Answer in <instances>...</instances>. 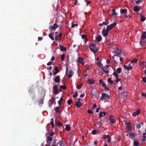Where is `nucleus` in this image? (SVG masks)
Returning <instances> with one entry per match:
<instances>
[{
	"mask_svg": "<svg viewBox=\"0 0 146 146\" xmlns=\"http://www.w3.org/2000/svg\"><path fill=\"white\" fill-rule=\"evenodd\" d=\"M116 25V22H114L112 24L108 25L106 28V30L107 31H109L111 29L114 27H115Z\"/></svg>",
	"mask_w": 146,
	"mask_h": 146,
	"instance_id": "nucleus-3",
	"label": "nucleus"
},
{
	"mask_svg": "<svg viewBox=\"0 0 146 146\" xmlns=\"http://www.w3.org/2000/svg\"><path fill=\"white\" fill-rule=\"evenodd\" d=\"M98 131L99 132V131H97L96 130H95V129H94L93 130L92 132H91V133L92 134H93V135H95V134H96V132H98Z\"/></svg>",
	"mask_w": 146,
	"mask_h": 146,
	"instance_id": "nucleus-36",
	"label": "nucleus"
},
{
	"mask_svg": "<svg viewBox=\"0 0 146 146\" xmlns=\"http://www.w3.org/2000/svg\"><path fill=\"white\" fill-rule=\"evenodd\" d=\"M54 134V133L53 131H52L49 134V135L50 136H52Z\"/></svg>",
	"mask_w": 146,
	"mask_h": 146,
	"instance_id": "nucleus-63",
	"label": "nucleus"
},
{
	"mask_svg": "<svg viewBox=\"0 0 146 146\" xmlns=\"http://www.w3.org/2000/svg\"><path fill=\"white\" fill-rule=\"evenodd\" d=\"M50 124L51 125L52 127V128H53L54 127V119L53 118L51 119Z\"/></svg>",
	"mask_w": 146,
	"mask_h": 146,
	"instance_id": "nucleus-23",
	"label": "nucleus"
},
{
	"mask_svg": "<svg viewBox=\"0 0 146 146\" xmlns=\"http://www.w3.org/2000/svg\"><path fill=\"white\" fill-rule=\"evenodd\" d=\"M108 32L107 31V30L105 29V27H104L102 31V36H108Z\"/></svg>",
	"mask_w": 146,
	"mask_h": 146,
	"instance_id": "nucleus-4",
	"label": "nucleus"
},
{
	"mask_svg": "<svg viewBox=\"0 0 146 146\" xmlns=\"http://www.w3.org/2000/svg\"><path fill=\"white\" fill-rule=\"evenodd\" d=\"M125 124L127 125H130V123L129 122H127V121L125 122Z\"/></svg>",
	"mask_w": 146,
	"mask_h": 146,
	"instance_id": "nucleus-62",
	"label": "nucleus"
},
{
	"mask_svg": "<svg viewBox=\"0 0 146 146\" xmlns=\"http://www.w3.org/2000/svg\"><path fill=\"white\" fill-rule=\"evenodd\" d=\"M146 38V32L143 33L141 36L140 40H144Z\"/></svg>",
	"mask_w": 146,
	"mask_h": 146,
	"instance_id": "nucleus-12",
	"label": "nucleus"
},
{
	"mask_svg": "<svg viewBox=\"0 0 146 146\" xmlns=\"http://www.w3.org/2000/svg\"><path fill=\"white\" fill-rule=\"evenodd\" d=\"M55 28L56 29L58 27V26L56 23H54L53 25Z\"/></svg>",
	"mask_w": 146,
	"mask_h": 146,
	"instance_id": "nucleus-53",
	"label": "nucleus"
},
{
	"mask_svg": "<svg viewBox=\"0 0 146 146\" xmlns=\"http://www.w3.org/2000/svg\"><path fill=\"white\" fill-rule=\"evenodd\" d=\"M72 101V99H70L68 100L67 101V104L68 105H70Z\"/></svg>",
	"mask_w": 146,
	"mask_h": 146,
	"instance_id": "nucleus-39",
	"label": "nucleus"
},
{
	"mask_svg": "<svg viewBox=\"0 0 146 146\" xmlns=\"http://www.w3.org/2000/svg\"><path fill=\"white\" fill-rule=\"evenodd\" d=\"M105 68V67L104 68H102V70L103 71L106 73L107 74L109 73V71H108V69H106Z\"/></svg>",
	"mask_w": 146,
	"mask_h": 146,
	"instance_id": "nucleus-30",
	"label": "nucleus"
},
{
	"mask_svg": "<svg viewBox=\"0 0 146 146\" xmlns=\"http://www.w3.org/2000/svg\"><path fill=\"white\" fill-rule=\"evenodd\" d=\"M97 90L96 88L92 89L91 92V93L92 95L94 96H96L97 95Z\"/></svg>",
	"mask_w": 146,
	"mask_h": 146,
	"instance_id": "nucleus-5",
	"label": "nucleus"
},
{
	"mask_svg": "<svg viewBox=\"0 0 146 146\" xmlns=\"http://www.w3.org/2000/svg\"><path fill=\"white\" fill-rule=\"evenodd\" d=\"M105 93H102V97H100V99L101 100H104V99H105V97H104V96L105 95Z\"/></svg>",
	"mask_w": 146,
	"mask_h": 146,
	"instance_id": "nucleus-26",
	"label": "nucleus"
},
{
	"mask_svg": "<svg viewBox=\"0 0 146 146\" xmlns=\"http://www.w3.org/2000/svg\"><path fill=\"white\" fill-rule=\"evenodd\" d=\"M141 110L139 109H137L135 112H134L133 113V115L135 116L136 115H138L140 112Z\"/></svg>",
	"mask_w": 146,
	"mask_h": 146,
	"instance_id": "nucleus-10",
	"label": "nucleus"
},
{
	"mask_svg": "<svg viewBox=\"0 0 146 146\" xmlns=\"http://www.w3.org/2000/svg\"><path fill=\"white\" fill-rule=\"evenodd\" d=\"M60 89H65L66 88V86L64 85L61 86L60 87Z\"/></svg>",
	"mask_w": 146,
	"mask_h": 146,
	"instance_id": "nucleus-52",
	"label": "nucleus"
},
{
	"mask_svg": "<svg viewBox=\"0 0 146 146\" xmlns=\"http://www.w3.org/2000/svg\"><path fill=\"white\" fill-rule=\"evenodd\" d=\"M60 107H56L55 109V110L57 113H60V111L59 110Z\"/></svg>",
	"mask_w": 146,
	"mask_h": 146,
	"instance_id": "nucleus-24",
	"label": "nucleus"
},
{
	"mask_svg": "<svg viewBox=\"0 0 146 146\" xmlns=\"http://www.w3.org/2000/svg\"><path fill=\"white\" fill-rule=\"evenodd\" d=\"M141 20L142 21H145V20L146 19V18L145 17H144L143 16H141Z\"/></svg>",
	"mask_w": 146,
	"mask_h": 146,
	"instance_id": "nucleus-47",
	"label": "nucleus"
},
{
	"mask_svg": "<svg viewBox=\"0 0 146 146\" xmlns=\"http://www.w3.org/2000/svg\"><path fill=\"white\" fill-rule=\"evenodd\" d=\"M116 54L114 55V56H120L123 54V52L119 50H117L115 51Z\"/></svg>",
	"mask_w": 146,
	"mask_h": 146,
	"instance_id": "nucleus-7",
	"label": "nucleus"
},
{
	"mask_svg": "<svg viewBox=\"0 0 146 146\" xmlns=\"http://www.w3.org/2000/svg\"><path fill=\"white\" fill-rule=\"evenodd\" d=\"M123 66L125 69H127L128 70H131L132 69V67L131 65V63H129V65L128 66L124 65Z\"/></svg>",
	"mask_w": 146,
	"mask_h": 146,
	"instance_id": "nucleus-6",
	"label": "nucleus"
},
{
	"mask_svg": "<svg viewBox=\"0 0 146 146\" xmlns=\"http://www.w3.org/2000/svg\"><path fill=\"white\" fill-rule=\"evenodd\" d=\"M49 30H55L56 29L54 27V26H53H53H52V25H51L50 26V27H49Z\"/></svg>",
	"mask_w": 146,
	"mask_h": 146,
	"instance_id": "nucleus-40",
	"label": "nucleus"
},
{
	"mask_svg": "<svg viewBox=\"0 0 146 146\" xmlns=\"http://www.w3.org/2000/svg\"><path fill=\"white\" fill-rule=\"evenodd\" d=\"M116 72L118 74L120 73L121 72V68L120 67L118 68L116 70Z\"/></svg>",
	"mask_w": 146,
	"mask_h": 146,
	"instance_id": "nucleus-28",
	"label": "nucleus"
},
{
	"mask_svg": "<svg viewBox=\"0 0 146 146\" xmlns=\"http://www.w3.org/2000/svg\"><path fill=\"white\" fill-rule=\"evenodd\" d=\"M113 75L116 78H117L118 77V74H116V72H114L113 73Z\"/></svg>",
	"mask_w": 146,
	"mask_h": 146,
	"instance_id": "nucleus-45",
	"label": "nucleus"
},
{
	"mask_svg": "<svg viewBox=\"0 0 146 146\" xmlns=\"http://www.w3.org/2000/svg\"><path fill=\"white\" fill-rule=\"evenodd\" d=\"M87 38V36L84 35H82V38L83 39H85Z\"/></svg>",
	"mask_w": 146,
	"mask_h": 146,
	"instance_id": "nucleus-55",
	"label": "nucleus"
},
{
	"mask_svg": "<svg viewBox=\"0 0 146 146\" xmlns=\"http://www.w3.org/2000/svg\"><path fill=\"white\" fill-rule=\"evenodd\" d=\"M49 37L52 40H54V37L52 36V34L50 33L49 35Z\"/></svg>",
	"mask_w": 146,
	"mask_h": 146,
	"instance_id": "nucleus-41",
	"label": "nucleus"
},
{
	"mask_svg": "<svg viewBox=\"0 0 146 146\" xmlns=\"http://www.w3.org/2000/svg\"><path fill=\"white\" fill-rule=\"evenodd\" d=\"M129 136L130 137L131 139H134L135 136V134L134 133L130 132L129 133Z\"/></svg>",
	"mask_w": 146,
	"mask_h": 146,
	"instance_id": "nucleus-14",
	"label": "nucleus"
},
{
	"mask_svg": "<svg viewBox=\"0 0 146 146\" xmlns=\"http://www.w3.org/2000/svg\"><path fill=\"white\" fill-rule=\"evenodd\" d=\"M78 62L81 63L82 65H83L85 64V62H83V60L81 57H79L78 58Z\"/></svg>",
	"mask_w": 146,
	"mask_h": 146,
	"instance_id": "nucleus-8",
	"label": "nucleus"
},
{
	"mask_svg": "<svg viewBox=\"0 0 146 146\" xmlns=\"http://www.w3.org/2000/svg\"><path fill=\"white\" fill-rule=\"evenodd\" d=\"M71 24L72 25L71 26V27L72 28H74L75 26L77 27L78 25V23L74 24V23L73 22H72Z\"/></svg>",
	"mask_w": 146,
	"mask_h": 146,
	"instance_id": "nucleus-31",
	"label": "nucleus"
},
{
	"mask_svg": "<svg viewBox=\"0 0 146 146\" xmlns=\"http://www.w3.org/2000/svg\"><path fill=\"white\" fill-rule=\"evenodd\" d=\"M109 120L110 121L111 124H113L115 123L116 121V119L113 116L110 115L109 117Z\"/></svg>",
	"mask_w": 146,
	"mask_h": 146,
	"instance_id": "nucleus-2",
	"label": "nucleus"
},
{
	"mask_svg": "<svg viewBox=\"0 0 146 146\" xmlns=\"http://www.w3.org/2000/svg\"><path fill=\"white\" fill-rule=\"evenodd\" d=\"M97 124L99 125V128H101L103 125V123H102L100 121L98 122Z\"/></svg>",
	"mask_w": 146,
	"mask_h": 146,
	"instance_id": "nucleus-35",
	"label": "nucleus"
},
{
	"mask_svg": "<svg viewBox=\"0 0 146 146\" xmlns=\"http://www.w3.org/2000/svg\"><path fill=\"white\" fill-rule=\"evenodd\" d=\"M108 83H110L111 84H113V81L111 80V78H109L108 79Z\"/></svg>",
	"mask_w": 146,
	"mask_h": 146,
	"instance_id": "nucleus-38",
	"label": "nucleus"
},
{
	"mask_svg": "<svg viewBox=\"0 0 146 146\" xmlns=\"http://www.w3.org/2000/svg\"><path fill=\"white\" fill-rule=\"evenodd\" d=\"M65 57V55L64 54H63L61 57V60L62 61H63L64 60V58Z\"/></svg>",
	"mask_w": 146,
	"mask_h": 146,
	"instance_id": "nucleus-46",
	"label": "nucleus"
},
{
	"mask_svg": "<svg viewBox=\"0 0 146 146\" xmlns=\"http://www.w3.org/2000/svg\"><path fill=\"white\" fill-rule=\"evenodd\" d=\"M105 93H102V97H100V99L101 100H104V99H105V97H104V96L105 95Z\"/></svg>",
	"mask_w": 146,
	"mask_h": 146,
	"instance_id": "nucleus-25",
	"label": "nucleus"
},
{
	"mask_svg": "<svg viewBox=\"0 0 146 146\" xmlns=\"http://www.w3.org/2000/svg\"><path fill=\"white\" fill-rule=\"evenodd\" d=\"M120 12L121 14H126L127 13V10L126 9H121L120 10Z\"/></svg>",
	"mask_w": 146,
	"mask_h": 146,
	"instance_id": "nucleus-13",
	"label": "nucleus"
},
{
	"mask_svg": "<svg viewBox=\"0 0 146 146\" xmlns=\"http://www.w3.org/2000/svg\"><path fill=\"white\" fill-rule=\"evenodd\" d=\"M102 86L104 87V88L106 90H109V88L106 86V85L105 83H103Z\"/></svg>",
	"mask_w": 146,
	"mask_h": 146,
	"instance_id": "nucleus-32",
	"label": "nucleus"
},
{
	"mask_svg": "<svg viewBox=\"0 0 146 146\" xmlns=\"http://www.w3.org/2000/svg\"><path fill=\"white\" fill-rule=\"evenodd\" d=\"M87 111L88 113H89L91 114H92L93 113V111L91 110H88Z\"/></svg>",
	"mask_w": 146,
	"mask_h": 146,
	"instance_id": "nucleus-54",
	"label": "nucleus"
},
{
	"mask_svg": "<svg viewBox=\"0 0 146 146\" xmlns=\"http://www.w3.org/2000/svg\"><path fill=\"white\" fill-rule=\"evenodd\" d=\"M56 124L59 127L62 126V124L59 121H56Z\"/></svg>",
	"mask_w": 146,
	"mask_h": 146,
	"instance_id": "nucleus-37",
	"label": "nucleus"
},
{
	"mask_svg": "<svg viewBox=\"0 0 146 146\" xmlns=\"http://www.w3.org/2000/svg\"><path fill=\"white\" fill-rule=\"evenodd\" d=\"M60 50L61 51H66L67 50V48L66 47H64L62 45H60Z\"/></svg>",
	"mask_w": 146,
	"mask_h": 146,
	"instance_id": "nucleus-11",
	"label": "nucleus"
},
{
	"mask_svg": "<svg viewBox=\"0 0 146 146\" xmlns=\"http://www.w3.org/2000/svg\"><path fill=\"white\" fill-rule=\"evenodd\" d=\"M65 129L67 131H69L70 129V127L69 125H66Z\"/></svg>",
	"mask_w": 146,
	"mask_h": 146,
	"instance_id": "nucleus-29",
	"label": "nucleus"
},
{
	"mask_svg": "<svg viewBox=\"0 0 146 146\" xmlns=\"http://www.w3.org/2000/svg\"><path fill=\"white\" fill-rule=\"evenodd\" d=\"M140 10L139 8L137 6H135L134 7L133 10L135 12H139Z\"/></svg>",
	"mask_w": 146,
	"mask_h": 146,
	"instance_id": "nucleus-17",
	"label": "nucleus"
},
{
	"mask_svg": "<svg viewBox=\"0 0 146 146\" xmlns=\"http://www.w3.org/2000/svg\"><path fill=\"white\" fill-rule=\"evenodd\" d=\"M116 62L115 60H113L111 61V63L113 65H115L116 64Z\"/></svg>",
	"mask_w": 146,
	"mask_h": 146,
	"instance_id": "nucleus-48",
	"label": "nucleus"
},
{
	"mask_svg": "<svg viewBox=\"0 0 146 146\" xmlns=\"http://www.w3.org/2000/svg\"><path fill=\"white\" fill-rule=\"evenodd\" d=\"M139 143L136 140H134L133 144L135 146H138L139 145Z\"/></svg>",
	"mask_w": 146,
	"mask_h": 146,
	"instance_id": "nucleus-21",
	"label": "nucleus"
},
{
	"mask_svg": "<svg viewBox=\"0 0 146 146\" xmlns=\"http://www.w3.org/2000/svg\"><path fill=\"white\" fill-rule=\"evenodd\" d=\"M137 62V59L136 58H134L131 61L132 63H136Z\"/></svg>",
	"mask_w": 146,
	"mask_h": 146,
	"instance_id": "nucleus-49",
	"label": "nucleus"
},
{
	"mask_svg": "<svg viewBox=\"0 0 146 146\" xmlns=\"http://www.w3.org/2000/svg\"><path fill=\"white\" fill-rule=\"evenodd\" d=\"M140 44L142 46H145L146 45V42L144 40H140Z\"/></svg>",
	"mask_w": 146,
	"mask_h": 146,
	"instance_id": "nucleus-18",
	"label": "nucleus"
},
{
	"mask_svg": "<svg viewBox=\"0 0 146 146\" xmlns=\"http://www.w3.org/2000/svg\"><path fill=\"white\" fill-rule=\"evenodd\" d=\"M143 80L144 82L146 83V78L145 77H143Z\"/></svg>",
	"mask_w": 146,
	"mask_h": 146,
	"instance_id": "nucleus-64",
	"label": "nucleus"
},
{
	"mask_svg": "<svg viewBox=\"0 0 146 146\" xmlns=\"http://www.w3.org/2000/svg\"><path fill=\"white\" fill-rule=\"evenodd\" d=\"M88 81L89 84H93L95 82L94 80L92 79H89Z\"/></svg>",
	"mask_w": 146,
	"mask_h": 146,
	"instance_id": "nucleus-22",
	"label": "nucleus"
},
{
	"mask_svg": "<svg viewBox=\"0 0 146 146\" xmlns=\"http://www.w3.org/2000/svg\"><path fill=\"white\" fill-rule=\"evenodd\" d=\"M52 104V101L50 100L49 106L50 107H51Z\"/></svg>",
	"mask_w": 146,
	"mask_h": 146,
	"instance_id": "nucleus-60",
	"label": "nucleus"
},
{
	"mask_svg": "<svg viewBox=\"0 0 146 146\" xmlns=\"http://www.w3.org/2000/svg\"><path fill=\"white\" fill-rule=\"evenodd\" d=\"M112 11L113 12L111 14L112 15H117V13L115 12V9H113L112 10Z\"/></svg>",
	"mask_w": 146,
	"mask_h": 146,
	"instance_id": "nucleus-43",
	"label": "nucleus"
},
{
	"mask_svg": "<svg viewBox=\"0 0 146 146\" xmlns=\"http://www.w3.org/2000/svg\"><path fill=\"white\" fill-rule=\"evenodd\" d=\"M75 104V105L77 108H79L80 106H82L81 104H79L78 102H76Z\"/></svg>",
	"mask_w": 146,
	"mask_h": 146,
	"instance_id": "nucleus-34",
	"label": "nucleus"
},
{
	"mask_svg": "<svg viewBox=\"0 0 146 146\" xmlns=\"http://www.w3.org/2000/svg\"><path fill=\"white\" fill-rule=\"evenodd\" d=\"M99 84L100 85H101V84H103V83H104L103 82V80L101 79L100 80H99Z\"/></svg>",
	"mask_w": 146,
	"mask_h": 146,
	"instance_id": "nucleus-57",
	"label": "nucleus"
},
{
	"mask_svg": "<svg viewBox=\"0 0 146 146\" xmlns=\"http://www.w3.org/2000/svg\"><path fill=\"white\" fill-rule=\"evenodd\" d=\"M126 127L128 131H130L131 128V127L130 125H127L126 126Z\"/></svg>",
	"mask_w": 146,
	"mask_h": 146,
	"instance_id": "nucleus-61",
	"label": "nucleus"
},
{
	"mask_svg": "<svg viewBox=\"0 0 146 146\" xmlns=\"http://www.w3.org/2000/svg\"><path fill=\"white\" fill-rule=\"evenodd\" d=\"M89 47L90 50L93 52L96 53L98 52V49L96 44L93 43L90 44Z\"/></svg>",
	"mask_w": 146,
	"mask_h": 146,
	"instance_id": "nucleus-1",
	"label": "nucleus"
},
{
	"mask_svg": "<svg viewBox=\"0 0 146 146\" xmlns=\"http://www.w3.org/2000/svg\"><path fill=\"white\" fill-rule=\"evenodd\" d=\"M113 75L116 78H117L118 77V74H116V72H114L113 73Z\"/></svg>",
	"mask_w": 146,
	"mask_h": 146,
	"instance_id": "nucleus-44",
	"label": "nucleus"
},
{
	"mask_svg": "<svg viewBox=\"0 0 146 146\" xmlns=\"http://www.w3.org/2000/svg\"><path fill=\"white\" fill-rule=\"evenodd\" d=\"M53 89L54 92V94H56L59 93V91L58 88H53Z\"/></svg>",
	"mask_w": 146,
	"mask_h": 146,
	"instance_id": "nucleus-33",
	"label": "nucleus"
},
{
	"mask_svg": "<svg viewBox=\"0 0 146 146\" xmlns=\"http://www.w3.org/2000/svg\"><path fill=\"white\" fill-rule=\"evenodd\" d=\"M73 74V71L72 70H70L69 71V74L68 75V77L69 78H71Z\"/></svg>",
	"mask_w": 146,
	"mask_h": 146,
	"instance_id": "nucleus-20",
	"label": "nucleus"
},
{
	"mask_svg": "<svg viewBox=\"0 0 146 146\" xmlns=\"http://www.w3.org/2000/svg\"><path fill=\"white\" fill-rule=\"evenodd\" d=\"M60 76H58L56 77L54 80V81L56 83H59L60 82Z\"/></svg>",
	"mask_w": 146,
	"mask_h": 146,
	"instance_id": "nucleus-9",
	"label": "nucleus"
},
{
	"mask_svg": "<svg viewBox=\"0 0 146 146\" xmlns=\"http://www.w3.org/2000/svg\"><path fill=\"white\" fill-rule=\"evenodd\" d=\"M82 86V84H81L78 85H77V88L80 89L81 88Z\"/></svg>",
	"mask_w": 146,
	"mask_h": 146,
	"instance_id": "nucleus-58",
	"label": "nucleus"
},
{
	"mask_svg": "<svg viewBox=\"0 0 146 146\" xmlns=\"http://www.w3.org/2000/svg\"><path fill=\"white\" fill-rule=\"evenodd\" d=\"M142 0H138V1H135L136 3L137 4H139V3L142 1Z\"/></svg>",
	"mask_w": 146,
	"mask_h": 146,
	"instance_id": "nucleus-59",
	"label": "nucleus"
},
{
	"mask_svg": "<svg viewBox=\"0 0 146 146\" xmlns=\"http://www.w3.org/2000/svg\"><path fill=\"white\" fill-rule=\"evenodd\" d=\"M53 139L52 137L49 136H48L47 137L46 139V142L47 143H48V142L50 141L51 142L52 140Z\"/></svg>",
	"mask_w": 146,
	"mask_h": 146,
	"instance_id": "nucleus-19",
	"label": "nucleus"
},
{
	"mask_svg": "<svg viewBox=\"0 0 146 146\" xmlns=\"http://www.w3.org/2000/svg\"><path fill=\"white\" fill-rule=\"evenodd\" d=\"M146 136H143V138L142 139V141L143 142H145L146 141Z\"/></svg>",
	"mask_w": 146,
	"mask_h": 146,
	"instance_id": "nucleus-50",
	"label": "nucleus"
},
{
	"mask_svg": "<svg viewBox=\"0 0 146 146\" xmlns=\"http://www.w3.org/2000/svg\"><path fill=\"white\" fill-rule=\"evenodd\" d=\"M78 96V92H75V94L73 96V97L74 98Z\"/></svg>",
	"mask_w": 146,
	"mask_h": 146,
	"instance_id": "nucleus-51",
	"label": "nucleus"
},
{
	"mask_svg": "<svg viewBox=\"0 0 146 146\" xmlns=\"http://www.w3.org/2000/svg\"><path fill=\"white\" fill-rule=\"evenodd\" d=\"M146 62H145L142 61L140 64V65L144 68L145 66V65H146Z\"/></svg>",
	"mask_w": 146,
	"mask_h": 146,
	"instance_id": "nucleus-27",
	"label": "nucleus"
},
{
	"mask_svg": "<svg viewBox=\"0 0 146 146\" xmlns=\"http://www.w3.org/2000/svg\"><path fill=\"white\" fill-rule=\"evenodd\" d=\"M102 114H103L102 112L101 111V112H100V113H99V117L100 118V117H102V116H103Z\"/></svg>",
	"mask_w": 146,
	"mask_h": 146,
	"instance_id": "nucleus-56",
	"label": "nucleus"
},
{
	"mask_svg": "<svg viewBox=\"0 0 146 146\" xmlns=\"http://www.w3.org/2000/svg\"><path fill=\"white\" fill-rule=\"evenodd\" d=\"M96 38L98 42H100L102 39V37L100 35H98L96 37Z\"/></svg>",
	"mask_w": 146,
	"mask_h": 146,
	"instance_id": "nucleus-15",
	"label": "nucleus"
},
{
	"mask_svg": "<svg viewBox=\"0 0 146 146\" xmlns=\"http://www.w3.org/2000/svg\"><path fill=\"white\" fill-rule=\"evenodd\" d=\"M54 69L55 71L53 73V75H55L57 74L58 72V67L57 66H56L54 68Z\"/></svg>",
	"mask_w": 146,
	"mask_h": 146,
	"instance_id": "nucleus-16",
	"label": "nucleus"
},
{
	"mask_svg": "<svg viewBox=\"0 0 146 146\" xmlns=\"http://www.w3.org/2000/svg\"><path fill=\"white\" fill-rule=\"evenodd\" d=\"M63 99L62 98H61L60 100L58 101V103L59 105H60L61 104V102L63 101Z\"/></svg>",
	"mask_w": 146,
	"mask_h": 146,
	"instance_id": "nucleus-42",
	"label": "nucleus"
}]
</instances>
